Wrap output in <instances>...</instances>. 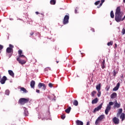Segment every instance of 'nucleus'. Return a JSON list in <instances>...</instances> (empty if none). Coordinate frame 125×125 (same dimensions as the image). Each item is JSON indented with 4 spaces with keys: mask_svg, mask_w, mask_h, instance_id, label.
<instances>
[{
    "mask_svg": "<svg viewBox=\"0 0 125 125\" xmlns=\"http://www.w3.org/2000/svg\"><path fill=\"white\" fill-rule=\"evenodd\" d=\"M10 57H11V55H10V56H9V58H10Z\"/></svg>",
    "mask_w": 125,
    "mask_h": 125,
    "instance_id": "obj_57",
    "label": "nucleus"
},
{
    "mask_svg": "<svg viewBox=\"0 0 125 125\" xmlns=\"http://www.w3.org/2000/svg\"><path fill=\"white\" fill-rule=\"evenodd\" d=\"M36 92H37V93H40V90H39V89H36Z\"/></svg>",
    "mask_w": 125,
    "mask_h": 125,
    "instance_id": "obj_43",
    "label": "nucleus"
},
{
    "mask_svg": "<svg viewBox=\"0 0 125 125\" xmlns=\"http://www.w3.org/2000/svg\"><path fill=\"white\" fill-rule=\"evenodd\" d=\"M50 3L51 4H55L56 3V0H50Z\"/></svg>",
    "mask_w": 125,
    "mask_h": 125,
    "instance_id": "obj_29",
    "label": "nucleus"
},
{
    "mask_svg": "<svg viewBox=\"0 0 125 125\" xmlns=\"http://www.w3.org/2000/svg\"><path fill=\"white\" fill-rule=\"evenodd\" d=\"M122 35H125V28H123L122 29Z\"/></svg>",
    "mask_w": 125,
    "mask_h": 125,
    "instance_id": "obj_37",
    "label": "nucleus"
},
{
    "mask_svg": "<svg viewBox=\"0 0 125 125\" xmlns=\"http://www.w3.org/2000/svg\"><path fill=\"white\" fill-rule=\"evenodd\" d=\"M98 93L97 94L98 97H100L101 96V91H98Z\"/></svg>",
    "mask_w": 125,
    "mask_h": 125,
    "instance_id": "obj_32",
    "label": "nucleus"
},
{
    "mask_svg": "<svg viewBox=\"0 0 125 125\" xmlns=\"http://www.w3.org/2000/svg\"><path fill=\"white\" fill-rule=\"evenodd\" d=\"M100 3V0L97 1L95 2V5H98Z\"/></svg>",
    "mask_w": 125,
    "mask_h": 125,
    "instance_id": "obj_33",
    "label": "nucleus"
},
{
    "mask_svg": "<svg viewBox=\"0 0 125 125\" xmlns=\"http://www.w3.org/2000/svg\"><path fill=\"white\" fill-rule=\"evenodd\" d=\"M71 106H69L65 110V112L67 113V114H69L70 112H71Z\"/></svg>",
    "mask_w": 125,
    "mask_h": 125,
    "instance_id": "obj_19",
    "label": "nucleus"
},
{
    "mask_svg": "<svg viewBox=\"0 0 125 125\" xmlns=\"http://www.w3.org/2000/svg\"><path fill=\"white\" fill-rule=\"evenodd\" d=\"M117 96V93H113L111 96H110V97L111 98V99H114V98L115 97H116Z\"/></svg>",
    "mask_w": 125,
    "mask_h": 125,
    "instance_id": "obj_18",
    "label": "nucleus"
},
{
    "mask_svg": "<svg viewBox=\"0 0 125 125\" xmlns=\"http://www.w3.org/2000/svg\"><path fill=\"white\" fill-rule=\"evenodd\" d=\"M29 100L30 99L29 98L26 99L22 98L19 100V102L21 104V105H24L26 103H28Z\"/></svg>",
    "mask_w": 125,
    "mask_h": 125,
    "instance_id": "obj_4",
    "label": "nucleus"
},
{
    "mask_svg": "<svg viewBox=\"0 0 125 125\" xmlns=\"http://www.w3.org/2000/svg\"><path fill=\"white\" fill-rule=\"evenodd\" d=\"M13 47H14V46L10 44L9 47H8L6 49V52H7V53H11V52H13Z\"/></svg>",
    "mask_w": 125,
    "mask_h": 125,
    "instance_id": "obj_6",
    "label": "nucleus"
},
{
    "mask_svg": "<svg viewBox=\"0 0 125 125\" xmlns=\"http://www.w3.org/2000/svg\"><path fill=\"white\" fill-rule=\"evenodd\" d=\"M125 16L123 18H122V21H124V20H125Z\"/></svg>",
    "mask_w": 125,
    "mask_h": 125,
    "instance_id": "obj_49",
    "label": "nucleus"
},
{
    "mask_svg": "<svg viewBox=\"0 0 125 125\" xmlns=\"http://www.w3.org/2000/svg\"><path fill=\"white\" fill-rule=\"evenodd\" d=\"M90 125L89 122H87L86 123V125Z\"/></svg>",
    "mask_w": 125,
    "mask_h": 125,
    "instance_id": "obj_50",
    "label": "nucleus"
},
{
    "mask_svg": "<svg viewBox=\"0 0 125 125\" xmlns=\"http://www.w3.org/2000/svg\"><path fill=\"white\" fill-rule=\"evenodd\" d=\"M0 79H1V76H0Z\"/></svg>",
    "mask_w": 125,
    "mask_h": 125,
    "instance_id": "obj_55",
    "label": "nucleus"
},
{
    "mask_svg": "<svg viewBox=\"0 0 125 125\" xmlns=\"http://www.w3.org/2000/svg\"><path fill=\"white\" fill-rule=\"evenodd\" d=\"M123 2H125V0H123Z\"/></svg>",
    "mask_w": 125,
    "mask_h": 125,
    "instance_id": "obj_54",
    "label": "nucleus"
},
{
    "mask_svg": "<svg viewBox=\"0 0 125 125\" xmlns=\"http://www.w3.org/2000/svg\"><path fill=\"white\" fill-rule=\"evenodd\" d=\"M120 83H118L116 86L113 89V91H117L118 89H119V88L120 87Z\"/></svg>",
    "mask_w": 125,
    "mask_h": 125,
    "instance_id": "obj_11",
    "label": "nucleus"
},
{
    "mask_svg": "<svg viewBox=\"0 0 125 125\" xmlns=\"http://www.w3.org/2000/svg\"><path fill=\"white\" fill-rule=\"evenodd\" d=\"M107 45L108 46H110V45H113V42L112 41H110V42H108L107 43Z\"/></svg>",
    "mask_w": 125,
    "mask_h": 125,
    "instance_id": "obj_31",
    "label": "nucleus"
},
{
    "mask_svg": "<svg viewBox=\"0 0 125 125\" xmlns=\"http://www.w3.org/2000/svg\"><path fill=\"white\" fill-rule=\"evenodd\" d=\"M105 118V115H101V116H100L95 121V125H99V123L101 122H102V121H103V120H104Z\"/></svg>",
    "mask_w": 125,
    "mask_h": 125,
    "instance_id": "obj_3",
    "label": "nucleus"
},
{
    "mask_svg": "<svg viewBox=\"0 0 125 125\" xmlns=\"http://www.w3.org/2000/svg\"><path fill=\"white\" fill-rule=\"evenodd\" d=\"M113 123L115 124V125H119V123H120V120H119L118 118H117V117H114L113 118Z\"/></svg>",
    "mask_w": 125,
    "mask_h": 125,
    "instance_id": "obj_8",
    "label": "nucleus"
},
{
    "mask_svg": "<svg viewBox=\"0 0 125 125\" xmlns=\"http://www.w3.org/2000/svg\"><path fill=\"white\" fill-rule=\"evenodd\" d=\"M105 1V0H101L102 3H103Z\"/></svg>",
    "mask_w": 125,
    "mask_h": 125,
    "instance_id": "obj_46",
    "label": "nucleus"
},
{
    "mask_svg": "<svg viewBox=\"0 0 125 125\" xmlns=\"http://www.w3.org/2000/svg\"><path fill=\"white\" fill-rule=\"evenodd\" d=\"M68 67H69V65H68Z\"/></svg>",
    "mask_w": 125,
    "mask_h": 125,
    "instance_id": "obj_61",
    "label": "nucleus"
},
{
    "mask_svg": "<svg viewBox=\"0 0 125 125\" xmlns=\"http://www.w3.org/2000/svg\"><path fill=\"white\" fill-rule=\"evenodd\" d=\"M107 91L109 90V89H107Z\"/></svg>",
    "mask_w": 125,
    "mask_h": 125,
    "instance_id": "obj_60",
    "label": "nucleus"
},
{
    "mask_svg": "<svg viewBox=\"0 0 125 125\" xmlns=\"http://www.w3.org/2000/svg\"><path fill=\"white\" fill-rule=\"evenodd\" d=\"M114 107L115 108H120V107H121V104H118V102H117V100H116Z\"/></svg>",
    "mask_w": 125,
    "mask_h": 125,
    "instance_id": "obj_12",
    "label": "nucleus"
},
{
    "mask_svg": "<svg viewBox=\"0 0 125 125\" xmlns=\"http://www.w3.org/2000/svg\"><path fill=\"white\" fill-rule=\"evenodd\" d=\"M45 85V84L44 83H39V84H38V87L39 88H42V86H43L44 85Z\"/></svg>",
    "mask_w": 125,
    "mask_h": 125,
    "instance_id": "obj_23",
    "label": "nucleus"
},
{
    "mask_svg": "<svg viewBox=\"0 0 125 125\" xmlns=\"http://www.w3.org/2000/svg\"><path fill=\"white\" fill-rule=\"evenodd\" d=\"M102 108V104H101L98 107H96L94 110H93V113H95L96 112H98Z\"/></svg>",
    "mask_w": 125,
    "mask_h": 125,
    "instance_id": "obj_7",
    "label": "nucleus"
},
{
    "mask_svg": "<svg viewBox=\"0 0 125 125\" xmlns=\"http://www.w3.org/2000/svg\"><path fill=\"white\" fill-rule=\"evenodd\" d=\"M102 4H103V3H102V2H101V3L100 4L99 6H102Z\"/></svg>",
    "mask_w": 125,
    "mask_h": 125,
    "instance_id": "obj_47",
    "label": "nucleus"
},
{
    "mask_svg": "<svg viewBox=\"0 0 125 125\" xmlns=\"http://www.w3.org/2000/svg\"><path fill=\"white\" fill-rule=\"evenodd\" d=\"M77 125H83V121H81L80 120H77L76 121Z\"/></svg>",
    "mask_w": 125,
    "mask_h": 125,
    "instance_id": "obj_15",
    "label": "nucleus"
},
{
    "mask_svg": "<svg viewBox=\"0 0 125 125\" xmlns=\"http://www.w3.org/2000/svg\"><path fill=\"white\" fill-rule=\"evenodd\" d=\"M48 70H50V68L49 67H46L44 69V71H48Z\"/></svg>",
    "mask_w": 125,
    "mask_h": 125,
    "instance_id": "obj_39",
    "label": "nucleus"
},
{
    "mask_svg": "<svg viewBox=\"0 0 125 125\" xmlns=\"http://www.w3.org/2000/svg\"><path fill=\"white\" fill-rule=\"evenodd\" d=\"M36 14H37V15H38V14H40V13H39V12H36Z\"/></svg>",
    "mask_w": 125,
    "mask_h": 125,
    "instance_id": "obj_48",
    "label": "nucleus"
},
{
    "mask_svg": "<svg viewBox=\"0 0 125 125\" xmlns=\"http://www.w3.org/2000/svg\"><path fill=\"white\" fill-rule=\"evenodd\" d=\"M22 51L21 50H19L18 51V53L19 55H21L22 54Z\"/></svg>",
    "mask_w": 125,
    "mask_h": 125,
    "instance_id": "obj_36",
    "label": "nucleus"
},
{
    "mask_svg": "<svg viewBox=\"0 0 125 125\" xmlns=\"http://www.w3.org/2000/svg\"><path fill=\"white\" fill-rule=\"evenodd\" d=\"M3 48V46L0 44V50H1Z\"/></svg>",
    "mask_w": 125,
    "mask_h": 125,
    "instance_id": "obj_42",
    "label": "nucleus"
},
{
    "mask_svg": "<svg viewBox=\"0 0 125 125\" xmlns=\"http://www.w3.org/2000/svg\"><path fill=\"white\" fill-rule=\"evenodd\" d=\"M41 15H43V14H42H42H41Z\"/></svg>",
    "mask_w": 125,
    "mask_h": 125,
    "instance_id": "obj_58",
    "label": "nucleus"
},
{
    "mask_svg": "<svg viewBox=\"0 0 125 125\" xmlns=\"http://www.w3.org/2000/svg\"><path fill=\"white\" fill-rule=\"evenodd\" d=\"M123 13L121 12V8L120 6L118 7L116 9L115 20L119 23L121 21H123Z\"/></svg>",
    "mask_w": 125,
    "mask_h": 125,
    "instance_id": "obj_1",
    "label": "nucleus"
},
{
    "mask_svg": "<svg viewBox=\"0 0 125 125\" xmlns=\"http://www.w3.org/2000/svg\"><path fill=\"white\" fill-rule=\"evenodd\" d=\"M75 13L76 14L78 13V10L77 9L75 10Z\"/></svg>",
    "mask_w": 125,
    "mask_h": 125,
    "instance_id": "obj_45",
    "label": "nucleus"
},
{
    "mask_svg": "<svg viewBox=\"0 0 125 125\" xmlns=\"http://www.w3.org/2000/svg\"><path fill=\"white\" fill-rule=\"evenodd\" d=\"M7 80V78L6 76H3L0 81L1 84H4L5 83V81Z\"/></svg>",
    "mask_w": 125,
    "mask_h": 125,
    "instance_id": "obj_9",
    "label": "nucleus"
},
{
    "mask_svg": "<svg viewBox=\"0 0 125 125\" xmlns=\"http://www.w3.org/2000/svg\"><path fill=\"white\" fill-rule=\"evenodd\" d=\"M35 84H36V83L34 81H32L30 83V86L32 88H34L35 87Z\"/></svg>",
    "mask_w": 125,
    "mask_h": 125,
    "instance_id": "obj_14",
    "label": "nucleus"
},
{
    "mask_svg": "<svg viewBox=\"0 0 125 125\" xmlns=\"http://www.w3.org/2000/svg\"><path fill=\"white\" fill-rule=\"evenodd\" d=\"M115 46L117 47V44H115Z\"/></svg>",
    "mask_w": 125,
    "mask_h": 125,
    "instance_id": "obj_56",
    "label": "nucleus"
},
{
    "mask_svg": "<svg viewBox=\"0 0 125 125\" xmlns=\"http://www.w3.org/2000/svg\"><path fill=\"white\" fill-rule=\"evenodd\" d=\"M17 61H18L19 63H20V64H21V65H23V64L26 63V61H25L24 60H20V59H19V58H18L17 59Z\"/></svg>",
    "mask_w": 125,
    "mask_h": 125,
    "instance_id": "obj_10",
    "label": "nucleus"
},
{
    "mask_svg": "<svg viewBox=\"0 0 125 125\" xmlns=\"http://www.w3.org/2000/svg\"><path fill=\"white\" fill-rule=\"evenodd\" d=\"M70 17L69 15H65L64 17L63 21V25H66L69 23V19Z\"/></svg>",
    "mask_w": 125,
    "mask_h": 125,
    "instance_id": "obj_5",
    "label": "nucleus"
},
{
    "mask_svg": "<svg viewBox=\"0 0 125 125\" xmlns=\"http://www.w3.org/2000/svg\"><path fill=\"white\" fill-rule=\"evenodd\" d=\"M59 62H57V63H58Z\"/></svg>",
    "mask_w": 125,
    "mask_h": 125,
    "instance_id": "obj_59",
    "label": "nucleus"
},
{
    "mask_svg": "<svg viewBox=\"0 0 125 125\" xmlns=\"http://www.w3.org/2000/svg\"><path fill=\"white\" fill-rule=\"evenodd\" d=\"M23 109L24 111V114L25 116H28L29 115V112H28V110H27V108L25 107H23Z\"/></svg>",
    "mask_w": 125,
    "mask_h": 125,
    "instance_id": "obj_13",
    "label": "nucleus"
},
{
    "mask_svg": "<svg viewBox=\"0 0 125 125\" xmlns=\"http://www.w3.org/2000/svg\"><path fill=\"white\" fill-rule=\"evenodd\" d=\"M53 85L52 84V83H49L48 84V86H49V87H50L51 88L52 87Z\"/></svg>",
    "mask_w": 125,
    "mask_h": 125,
    "instance_id": "obj_38",
    "label": "nucleus"
},
{
    "mask_svg": "<svg viewBox=\"0 0 125 125\" xmlns=\"http://www.w3.org/2000/svg\"><path fill=\"white\" fill-rule=\"evenodd\" d=\"M33 35H34V32H31L30 33V36H33Z\"/></svg>",
    "mask_w": 125,
    "mask_h": 125,
    "instance_id": "obj_44",
    "label": "nucleus"
},
{
    "mask_svg": "<svg viewBox=\"0 0 125 125\" xmlns=\"http://www.w3.org/2000/svg\"><path fill=\"white\" fill-rule=\"evenodd\" d=\"M101 66L102 69H104L105 68V60H104L102 62Z\"/></svg>",
    "mask_w": 125,
    "mask_h": 125,
    "instance_id": "obj_21",
    "label": "nucleus"
},
{
    "mask_svg": "<svg viewBox=\"0 0 125 125\" xmlns=\"http://www.w3.org/2000/svg\"><path fill=\"white\" fill-rule=\"evenodd\" d=\"M96 89L98 91H100V89H101V84L99 83L98 85H96Z\"/></svg>",
    "mask_w": 125,
    "mask_h": 125,
    "instance_id": "obj_16",
    "label": "nucleus"
},
{
    "mask_svg": "<svg viewBox=\"0 0 125 125\" xmlns=\"http://www.w3.org/2000/svg\"><path fill=\"white\" fill-rule=\"evenodd\" d=\"M95 94H96V91H93L91 93V96H92V97H94V96H95Z\"/></svg>",
    "mask_w": 125,
    "mask_h": 125,
    "instance_id": "obj_26",
    "label": "nucleus"
},
{
    "mask_svg": "<svg viewBox=\"0 0 125 125\" xmlns=\"http://www.w3.org/2000/svg\"><path fill=\"white\" fill-rule=\"evenodd\" d=\"M122 113H123V109L120 108V109H119L118 112L117 113V117H118V116H119V115H121V114H122Z\"/></svg>",
    "mask_w": 125,
    "mask_h": 125,
    "instance_id": "obj_27",
    "label": "nucleus"
},
{
    "mask_svg": "<svg viewBox=\"0 0 125 125\" xmlns=\"http://www.w3.org/2000/svg\"><path fill=\"white\" fill-rule=\"evenodd\" d=\"M5 93L6 95H9V90H6Z\"/></svg>",
    "mask_w": 125,
    "mask_h": 125,
    "instance_id": "obj_34",
    "label": "nucleus"
},
{
    "mask_svg": "<svg viewBox=\"0 0 125 125\" xmlns=\"http://www.w3.org/2000/svg\"><path fill=\"white\" fill-rule=\"evenodd\" d=\"M110 17L111 18H114V17H115V15H114V12L113 11H111L110 12Z\"/></svg>",
    "mask_w": 125,
    "mask_h": 125,
    "instance_id": "obj_28",
    "label": "nucleus"
},
{
    "mask_svg": "<svg viewBox=\"0 0 125 125\" xmlns=\"http://www.w3.org/2000/svg\"><path fill=\"white\" fill-rule=\"evenodd\" d=\"M21 91H23L24 92V93H27V90H26V89H25V88H24V87H21Z\"/></svg>",
    "mask_w": 125,
    "mask_h": 125,
    "instance_id": "obj_25",
    "label": "nucleus"
},
{
    "mask_svg": "<svg viewBox=\"0 0 125 125\" xmlns=\"http://www.w3.org/2000/svg\"><path fill=\"white\" fill-rule=\"evenodd\" d=\"M25 57H25V56H24V55H20L19 56V59H20V58H25Z\"/></svg>",
    "mask_w": 125,
    "mask_h": 125,
    "instance_id": "obj_30",
    "label": "nucleus"
},
{
    "mask_svg": "<svg viewBox=\"0 0 125 125\" xmlns=\"http://www.w3.org/2000/svg\"><path fill=\"white\" fill-rule=\"evenodd\" d=\"M10 20H11V21L13 20V19L10 18Z\"/></svg>",
    "mask_w": 125,
    "mask_h": 125,
    "instance_id": "obj_53",
    "label": "nucleus"
},
{
    "mask_svg": "<svg viewBox=\"0 0 125 125\" xmlns=\"http://www.w3.org/2000/svg\"><path fill=\"white\" fill-rule=\"evenodd\" d=\"M98 102V98H96L92 101V104H96Z\"/></svg>",
    "mask_w": 125,
    "mask_h": 125,
    "instance_id": "obj_17",
    "label": "nucleus"
},
{
    "mask_svg": "<svg viewBox=\"0 0 125 125\" xmlns=\"http://www.w3.org/2000/svg\"><path fill=\"white\" fill-rule=\"evenodd\" d=\"M113 75L114 77L115 76H116V75H117V72H116V70L113 71Z\"/></svg>",
    "mask_w": 125,
    "mask_h": 125,
    "instance_id": "obj_40",
    "label": "nucleus"
},
{
    "mask_svg": "<svg viewBox=\"0 0 125 125\" xmlns=\"http://www.w3.org/2000/svg\"><path fill=\"white\" fill-rule=\"evenodd\" d=\"M91 30V31H93V32H94V29L92 28Z\"/></svg>",
    "mask_w": 125,
    "mask_h": 125,
    "instance_id": "obj_52",
    "label": "nucleus"
},
{
    "mask_svg": "<svg viewBox=\"0 0 125 125\" xmlns=\"http://www.w3.org/2000/svg\"><path fill=\"white\" fill-rule=\"evenodd\" d=\"M42 87V90H45V89H46V85H45V84Z\"/></svg>",
    "mask_w": 125,
    "mask_h": 125,
    "instance_id": "obj_35",
    "label": "nucleus"
},
{
    "mask_svg": "<svg viewBox=\"0 0 125 125\" xmlns=\"http://www.w3.org/2000/svg\"><path fill=\"white\" fill-rule=\"evenodd\" d=\"M65 118H66V116H65V115H62V120H64V119H65Z\"/></svg>",
    "mask_w": 125,
    "mask_h": 125,
    "instance_id": "obj_41",
    "label": "nucleus"
},
{
    "mask_svg": "<svg viewBox=\"0 0 125 125\" xmlns=\"http://www.w3.org/2000/svg\"><path fill=\"white\" fill-rule=\"evenodd\" d=\"M73 105H74V106H78V105H79V102L78 101L76 100H74L73 102Z\"/></svg>",
    "mask_w": 125,
    "mask_h": 125,
    "instance_id": "obj_24",
    "label": "nucleus"
},
{
    "mask_svg": "<svg viewBox=\"0 0 125 125\" xmlns=\"http://www.w3.org/2000/svg\"><path fill=\"white\" fill-rule=\"evenodd\" d=\"M114 105V103L113 102H110L108 104H107L106 108L105 110V115H108L109 112L111 110V106H113Z\"/></svg>",
    "mask_w": 125,
    "mask_h": 125,
    "instance_id": "obj_2",
    "label": "nucleus"
},
{
    "mask_svg": "<svg viewBox=\"0 0 125 125\" xmlns=\"http://www.w3.org/2000/svg\"><path fill=\"white\" fill-rule=\"evenodd\" d=\"M120 119H122V121H124L125 119V113H122L120 116Z\"/></svg>",
    "mask_w": 125,
    "mask_h": 125,
    "instance_id": "obj_22",
    "label": "nucleus"
},
{
    "mask_svg": "<svg viewBox=\"0 0 125 125\" xmlns=\"http://www.w3.org/2000/svg\"><path fill=\"white\" fill-rule=\"evenodd\" d=\"M100 7H101V6H100V5H99V6H97V8H100Z\"/></svg>",
    "mask_w": 125,
    "mask_h": 125,
    "instance_id": "obj_51",
    "label": "nucleus"
},
{
    "mask_svg": "<svg viewBox=\"0 0 125 125\" xmlns=\"http://www.w3.org/2000/svg\"><path fill=\"white\" fill-rule=\"evenodd\" d=\"M8 73L10 76H11L12 77H14V73H13V71L12 70H8Z\"/></svg>",
    "mask_w": 125,
    "mask_h": 125,
    "instance_id": "obj_20",
    "label": "nucleus"
}]
</instances>
